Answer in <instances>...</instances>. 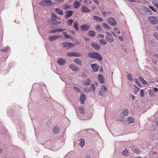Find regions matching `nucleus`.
<instances>
[{
	"label": "nucleus",
	"mask_w": 158,
	"mask_h": 158,
	"mask_svg": "<svg viewBox=\"0 0 158 158\" xmlns=\"http://www.w3.org/2000/svg\"><path fill=\"white\" fill-rule=\"evenodd\" d=\"M88 57L90 58L95 59L99 61H101L102 59V57L97 52L92 53L90 52L88 53Z\"/></svg>",
	"instance_id": "1"
},
{
	"label": "nucleus",
	"mask_w": 158,
	"mask_h": 158,
	"mask_svg": "<svg viewBox=\"0 0 158 158\" xmlns=\"http://www.w3.org/2000/svg\"><path fill=\"white\" fill-rule=\"evenodd\" d=\"M107 90V88L105 85H101V87L99 89V94L102 97H104L105 95V93Z\"/></svg>",
	"instance_id": "2"
},
{
	"label": "nucleus",
	"mask_w": 158,
	"mask_h": 158,
	"mask_svg": "<svg viewBox=\"0 0 158 158\" xmlns=\"http://www.w3.org/2000/svg\"><path fill=\"white\" fill-rule=\"evenodd\" d=\"M39 4L41 6H51L53 5L50 0H42L39 3Z\"/></svg>",
	"instance_id": "3"
},
{
	"label": "nucleus",
	"mask_w": 158,
	"mask_h": 158,
	"mask_svg": "<svg viewBox=\"0 0 158 158\" xmlns=\"http://www.w3.org/2000/svg\"><path fill=\"white\" fill-rule=\"evenodd\" d=\"M106 33L107 34V35L105 37L106 40L109 42H113L114 39L111 34L108 32H106Z\"/></svg>",
	"instance_id": "4"
},
{
	"label": "nucleus",
	"mask_w": 158,
	"mask_h": 158,
	"mask_svg": "<svg viewBox=\"0 0 158 158\" xmlns=\"http://www.w3.org/2000/svg\"><path fill=\"white\" fill-rule=\"evenodd\" d=\"M74 45V44L72 43H70L68 42H64L61 44V46L64 48L68 49L70 48L71 46Z\"/></svg>",
	"instance_id": "5"
},
{
	"label": "nucleus",
	"mask_w": 158,
	"mask_h": 158,
	"mask_svg": "<svg viewBox=\"0 0 158 158\" xmlns=\"http://www.w3.org/2000/svg\"><path fill=\"white\" fill-rule=\"evenodd\" d=\"M91 67L92 69V71L94 72H98L99 70V66L95 64H93L91 65Z\"/></svg>",
	"instance_id": "6"
},
{
	"label": "nucleus",
	"mask_w": 158,
	"mask_h": 158,
	"mask_svg": "<svg viewBox=\"0 0 158 158\" xmlns=\"http://www.w3.org/2000/svg\"><path fill=\"white\" fill-rule=\"evenodd\" d=\"M81 28L83 31H88L90 29V26L89 25L84 24L81 26Z\"/></svg>",
	"instance_id": "7"
},
{
	"label": "nucleus",
	"mask_w": 158,
	"mask_h": 158,
	"mask_svg": "<svg viewBox=\"0 0 158 158\" xmlns=\"http://www.w3.org/2000/svg\"><path fill=\"white\" fill-rule=\"evenodd\" d=\"M65 13L64 17L66 19H68L73 14V12L72 10H69L66 11Z\"/></svg>",
	"instance_id": "8"
},
{
	"label": "nucleus",
	"mask_w": 158,
	"mask_h": 158,
	"mask_svg": "<svg viewBox=\"0 0 158 158\" xmlns=\"http://www.w3.org/2000/svg\"><path fill=\"white\" fill-rule=\"evenodd\" d=\"M86 99L85 95L83 93L81 94L80 98V101L81 104H83L84 103Z\"/></svg>",
	"instance_id": "9"
},
{
	"label": "nucleus",
	"mask_w": 158,
	"mask_h": 158,
	"mask_svg": "<svg viewBox=\"0 0 158 158\" xmlns=\"http://www.w3.org/2000/svg\"><path fill=\"white\" fill-rule=\"evenodd\" d=\"M66 60L63 58L59 59L57 61V62L60 65H63L66 63Z\"/></svg>",
	"instance_id": "10"
},
{
	"label": "nucleus",
	"mask_w": 158,
	"mask_h": 158,
	"mask_svg": "<svg viewBox=\"0 0 158 158\" xmlns=\"http://www.w3.org/2000/svg\"><path fill=\"white\" fill-rule=\"evenodd\" d=\"M69 68L72 70L74 71H78L79 70V69L76 65L71 64L69 66Z\"/></svg>",
	"instance_id": "11"
},
{
	"label": "nucleus",
	"mask_w": 158,
	"mask_h": 158,
	"mask_svg": "<svg viewBox=\"0 0 158 158\" xmlns=\"http://www.w3.org/2000/svg\"><path fill=\"white\" fill-rule=\"evenodd\" d=\"M60 37V35H54L52 36L49 37H48V40L51 41H52L54 40H56L58 38Z\"/></svg>",
	"instance_id": "12"
},
{
	"label": "nucleus",
	"mask_w": 158,
	"mask_h": 158,
	"mask_svg": "<svg viewBox=\"0 0 158 158\" xmlns=\"http://www.w3.org/2000/svg\"><path fill=\"white\" fill-rule=\"evenodd\" d=\"M65 30V29H55L49 31V32L52 33L56 32L57 31L61 32Z\"/></svg>",
	"instance_id": "13"
},
{
	"label": "nucleus",
	"mask_w": 158,
	"mask_h": 158,
	"mask_svg": "<svg viewBox=\"0 0 158 158\" xmlns=\"http://www.w3.org/2000/svg\"><path fill=\"white\" fill-rule=\"evenodd\" d=\"M91 46L93 48L96 50H98L101 48L100 46L96 44H92Z\"/></svg>",
	"instance_id": "14"
},
{
	"label": "nucleus",
	"mask_w": 158,
	"mask_h": 158,
	"mask_svg": "<svg viewBox=\"0 0 158 158\" xmlns=\"http://www.w3.org/2000/svg\"><path fill=\"white\" fill-rule=\"evenodd\" d=\"M56 12L59 15H62L63 14V10L59 8H56L55 10Z\"/></svg>",
	"instance_id": "15"
},
{
	"label": "nucleus",
	"mask_w": 158,
	"mask_h": 158,
	"mask_svg": "<svg viewBox=\"0 0 158 158\" xmlns=\"http://www.w3.org/2000/svg\"><path fill=\"white\" fill-rule=\"evenodd\" d=\"M88 35L90 37H93L95 36V33L94 31L91 30L88 32Z\"/></svg>",
	"instance_id": "16"
},
{
	"label": "nucleus",
	"mask_w": 158,
	"mask_h": 158,
	"mask_svg": "<svg viewBox=\"0 0 158 158\" xmlns=\"http://www.w3.org/2000/svg\"><path fill=\"white\" fill-rule=\"evenodd\" d=\"M79 141L80 143H79V145H80L81 147H83L85 145V141L84 139H80Z\"/></svg>",
	"instance_id": "17"
},
{
	"label": "nucleus",
	"mask_w": 158,
	"mask_h": 158,
	"mask_svg": "<svg viewBox=\"0 0 158 158\" xmlns=\"http://www.w3.org/2000/svg\"><path fill=\"white\" fill-rule=\"evenodd\" d=\"M82 12H90V10L85 6H83L81 9Z\"/></svg>",
	"instance_id": "18"
},
{
	"label": "nucleus",
	"mask_w": 158,
	"mask_h": 158,
	"mask_svg": "<svg viewBox=\"0 0 158 158\" xmlns=\"http://www.w3.org/2000/svg\"><path fill=\"white\" fill-rule=\"evenodd\" d=\"M81 5L80 3L78 1H75L73 3V6L74 8L77 9Z\"/></svg>",
	"instance_id": "19"
},
{
	"label": "nucleus",
	"mask_w": 158,
	"mask_h": 158,
	"mask_svg": "<svg viewBox=\"0 0 158 158\" xmlns=\"http://www.w3.org/2000/svg\"><path fill=\"white\" fill-rule=\"evenodd\" d=\"M10 50V49L8 47L3 48L1 49V52H6L9 51Z\"/></svg>",
	"instance_id": "20"
},
{
	"label": "nucleus",
	"mask_w": 158,
	"mask_h": 158,
	"mask_svg": "<svg viewBox=\"0 0 158 158\" xmlns=\"http://www.w3.org/2000/svg\"><path fill=\"white\" fill-rule=\"evenodd\" d=\"M90 83V80L89 78L87 79L85 81H84V85L85 86H88Z\"/></svg>",
	"instance_id": "21"
},
{
	"label": "nucleus",
	"mask_w": 158,
	"mask_h": 158,
	"mask_svg": "<svg viewBox=\"0 0 158 158\" xmlns=\"http://www.w3.org/2000/svg\"><path fill=\"white\" fill-rule=\"evenodd\" d=\"M80 113L82 114H85L86 113L85 110L83 107H80L78 108Z\"/></svg>",
	"instance_id": "22"
},
{
	"label": "nucleus",
	"mask_w": 158,
	"mask_h": 158,
	"mask_svg": "<svg viewBox=\"0 0 158 158\" xmlns=\"http://www.w3.org/2000/svg\"><path fill=\"white\" fill-rule=\"evenodd\" d=\"M127 122L129 123H132L134 122V119L133 117H128L127 118Z\"/></svg>",
	"instance_id": "23"
},
{
	"label": "nucleus",
	"mask_w": 158,
	"mask_h": 158,
	"mask_svg": "<svg viewBox=\"0 0 158 158\" xmlns=\"http://www.w3.org/2000/svg\"><path fill=\"white\" fill-rule=\"evenodd\" d=\"M108 22L110 25L112 26H115L116 25L115 20H107Z\"/></svg>",
	"instance_id": "24"
},
{
	"label": "nucleus",
	"mask_w": 158,
	"mask_h": 158,
	"mask_svg": "<svg viewBox=\"0 0 158 158\" xmlns=\"http://www.w3.org/2000/svg\"><path fill=\"white\" fill-rule=\"evenodd\" d=\"M74 61L77 64L79 65H81V60L77 58L74 60Z\"/></svg>",
	"instance_id": "25"
},
{
	"label": "nucleus",
	"mask_w": 158,
	"mask_h": 158,
	"mask_svg": "<svg viewBox=\"0 0 158 158\" xmlns=\"http://www.w3.org/2000/svg\"><path fill=\"white\" fill-rule=\"evenodd\" d=\"M139 81L141 82L144 85H147V82L144 79L141 77H139Z\"/></svg>",
	"instance_id": "26"
},
{
	"label": "nucleus",
	"mask_w": 158,
	"mask_h": 158,
	"mask_svg": "<svg viewBox=\"0 0 158 158\" xmlns=\"http://www.w3.org/2000/svg\"><path fill=\"white\" fill-rule=\"evenodd\" d=\"M98 78L99 81L102 84H103L104 83V81L102 76L101 75H99L98 76Z\"/></svg>",
	"instance_id": "27"
},
{
	"label": "nucleus",
	"mask_w": 158,
	"mask_h": 158,
	"mask_svg": "<svg viewBox=\"0 0 158 158\" xmlns=\"http://www.w3.org/2000/svg\"><path fill=\"white\" fill-rule=\"evenodd\" d=\"M100 44L102 45H104L107 44L106 42L104 39H100L99 40Z\"/></svg>",
	"instance_id": "28"
},
{
	"label": "nucleus",
	"mask_w": 158,
	"mask_h": 158,
	"mask_svg": "<svg viewBox=\"0 0 158 158\" xmlns=\"http://www.w3.org/2000/svg\"><path fill=\"white\" fill-rule=\"evenodd\" d=\"M103 27L106 30H109L110 29L109 26L106 23H103L102 24Z\"/></svg>",
	"instance_id": "29"
},
{
	"label": "nucleus",
	"mask_w": 158,
	"mask_h": 158,
	"mask_svg": "<svg viewBox=\"0 0 158 158\" xmlns=\"http://www.w3.org/2000/svg\"><path fill=\"white\" fill-rule=\"evenodd\" d=\"M59 131L60 129L59 127L57 126H56L55 127H54L53 129V133L54 134H57L58 132Z\"/></svg>",
	"instance_id": "30"
},
{
	"label": "nucleus",
	"mask_w": 158,
	"mask_h": 158,
	"mask_svg": "<svg viewBox=\"0 0 158 158\" xmlns=\"http://www.w3.org/2000/svg\"><path fill=\"white\" fill-rule=\"evenodd\" d=\"M52 17V19L51 20H53V19H58L59 18L58 16L54 13H52L51 14Z\"/></svg>",
	"instance_id": "31"
},
{
	"label": "nucleus",
	"mask_w": 158,
	"mask_h": 158,
	"mask_svg": "<svg viewBox=\"0 0 158 158\" xmlns=\"http://www.w3.org/2000/svg\"><path fill=\"white\" fill-rule=\"evenodd\" d=\"M89 88H90V89H91L92 90V89L93 92H95V87L94 84H91Z\"/></svg>",
	"instance_id": "32"
},
{
	"label": "nucleus",
	"mask_w": 158,
	"mask_h": 158,
	"mask_svg": "<svg viewBox=\"0 0 158 158\" xmlns=\"http://www.w3.org/2000/svg\"><path fill=\"white\" fill-rule=\"evenodd\" d=\"M75 52H70L67 53L66 54L67 56H75Z\"/></svg>",
	"instance_id": "33"
},
{
	"label": "nucleus",
	"mask_w": 158,
	"mask_h": 158,
	"mask_svg": "<svg viewBox=\"0 0 158 158\" xmlns=\"http://www.w3.org/2000/svg\"><path fill=\"white\" fill-rule=\"evenodd\" d=\"M123 116H126L128 114V112L127 110H125L122 112Z\"/></svg>",
	"instance_id": "34"
},
{
	"label": "nucleus",
	"mask_w": 158,
	"mask_h": 158,
	"mask_svg": "<svg viewBox=\"0 0 158 158\" xmlns=\"http://www.w3.org/2000/svg\"><path fill=\"white\" fill-rule=\"evenodd\" d=\"M127 78L129 81H133V79L132 77V76L131 75L130 73H129L127 76Z\"/></svg>",
	"instance_id": "35"
},
{
	"label": "nucleus",
	"mask_w": 158,
	"mask_h": 158,
	"mask_svg": "<svg viewBox=\"0 0 158 158\" xmlns=\"http://www.w3.org/2000/svg\"><path fill=\"white\" fill-rule=\"evenodd\" d=\"M70 6L69 5L67 4L64 5L63 7V9L64 10H66L68 9H70Z\"/></svg>",
	"instance_id": "36"
},
{
	"label": "nucleus",
	"mask_w": 158,
	"mask_h": 158,
	"mask_svg": "<svg viewBox=\"0 0 158 158\" xmlns=\"http://www.w3.org/2000/svg\"><path fill=\"white\" fill-rule=\"evenodd\" d=\"M114 31L117 34H120V31H119V29L118 28H114Z\"/></svg>",
	"instance_id": "37"
},
{
	"label": "nucleus",
	"mask_w": 158,
	"mask_h": 158,
	"mask_svg": "<svg viewBox=\"0 0 158 158\" xmlns=\"http://www.w3.org/2000/svg\"><path fill=\"white\" fill-rule=\"evenodd\" d=\"M140 95L141 97H143L144 95V90L143 89H141L140 91Z\"/></svg>",
	"instance_id": "38"
},
{
	"label": "nucleus",
	"mask_w": 158,
	"mask_h": 158,
	"mask_svg": "<svg viewBox=\"0 0 158 158\" xmlns=\"http://www.w3.org/2000/svg\"><path fill=\"white\" fill-rule=\"evenodd\" d=\"M128 151L127 150L125 149L122 152L123 154L125 156H127L128 155Z\"/></svg>",
	"instance_id": "39"
},
{
	"label": "nucleus",
	"mask_w": 158,
	"mask_h": 158,
	"mask_svg": "<svg viewBox=\"0 0 158 158\" xmlns=\"http://www.w3.org/2000/svg\"><path fill=\"white\" fill-rule=\"evenodd\" d=\"M73 27L76 30L78 31V23H77V22H75L74 23Z\"/></svg>",
	"instance_id": "40"
},
{
	"label": "nucleus",
	"mask_w": 158,
	"mask_h": 158,
	"mask_svg": "<svg viewBox=\"0 0 158 158\" xmlns=\"http://www.w3.org/2000/svg\"><path fill=\"white\" fill-rule=\"evenodd\" d=\"M95 27L97 29V30L100 31L102 30L101 27L99 25H96L95 26Z\"/></svg>",
	"instance_id": "41"
},
{
	"label": "nucleus",
	"mask_w": 158,
	"mask_h": 158,
	"mask_svg": "<svg viewBox=\"0 0 158 158\" xmlns=\"http://www.w3.org/2000/svg\"><path fill=\"white\" fill-rule=\"evenodd\" d=\"M133 152H134L139 153H140V151L138 150V148H134L132 149Z\"/></svg>",
	"instance_id": "42"
},
{
	"label": "nucleus",
	"mask_w": 158,
	"mask_h": 158,
	"mask_svg": "<svg viewBox=\"0 0 158 158\" xmlns=\"http://www.w3.org/2000/svg\"><path fill=\"white\" fill-rule=\"evenodd\" d=\"M135 81L136 84L139 86H140L141 85V84L139 81L137 79H135Z\"/></svg>",
	"instance_id": "43"
},
{
	"label": "nucleus",
	"mask_w": 158,
	"mask_h": 158,
	"mask_svg": "<svg viewBox=\"0 0 158 158\" xmlns=\"http://www.w3.org/2000/svg\"><path fill=\"white\" fill-rule=\"evenodd\" d=\"M145 10H146L148 12V13L149 14V15H152V12L151 11V10L148 8H146V7L145 8Z\"/></svg>",
	"instance_id": "44"
},
{
	"label": "nucleus",
	"mask_w": 158,
	"mask_h": 158,
	"mask_svg": "<svg viewBox=\"0 0 158 158\" xmlns=\"http://www.w3.org/2000/svg\"><path fill=\"white\" fill-rule=\"evenodd\" d=\"M84 90L85 92H89L90 91H91L92 89H90L89 87H87L86 88H84Z\"/></svg>",
	"instance_id": "45"
},
{
	"label": "nucleus",
	"mask_w": 158,
	"mask_h": 158,
	"mask_svg": "<svg viewBox=\"0 0 158 158\" xmlns=\"http://www.w3.org/2000/svg\"><path fill=\"white\" fill-rule=\"evenodd\" d=\"M82 56L81 53L80 52L75 53V56L76 57H81Z\"/></svg>",
	"instance_id": "46"
},
{
	"label": "nucleus",
	"mask_w": 158,
	"mask_h": 158,
	"mask_svg": "<svg viewBox=\"0 0 158 158\" xmlns=\"http://www.w3.org/2000/svg\"><path fill=\"white\" fill-rule=\"evenodd\" d=\"M74 20H67V22L68 23V24L69 25H71L73 22Z\"/></svg>",
	"instance_id": "47"
},
{
	"label": "nucleus",
	"mask_w": 158,
	"mask_h": 158,
	"mask_svg": "<svg viewBox=\"0 0 158 158\" xmlns=\"http://www.w3.org/2000/svg\"><path fill=\"white\" fill-rule=\"evenodd\" d=\"M94 20H102V19L98 17L97 16H94Z\"/></svg>",
	"instance_id": "48"
},
{
	"label": "nucleus",
	"mask_w": 158,
	"mask_h": 158,
	"mask_svg": "<svg viewBox=\"0 0 158 158\" xmlns=\"http://www.w3.org/2000/svg\"><path fill=\"white\" fill-rule=\"evenodd\" d=\"M149 7L152 10L155 12H156V10L155 8L151 6H149Z\"/></svg>",
	"instance_id": "49"
},
{
	"label": "nucleus",
	"mask_w": 158,
	"mask_h": 158,
	"mask_svg": "<svg viewBox=\"0 0 158 158\" xmlns=\"http://www.w3.org/2000/svg\"><path fill=\"white\" fill-rule=\"evenodd\" d=\"M51 21H52V22H51V23H54L56 24H59L60 23V21H59L57 22V20H51Z\"/></svg>",
	"instance_id": "50"
},
{
	"label": "nucleus",
	"mask_w": 158,
	"mask_h": 158,
	"mask_svg": "<svg viewBox=\"0 0 158 158\" xmlns=\"http://www.w3.org/2000/svg\"><path fill=\"white\" fill-rule=\"evenodd\" d=\"M73 88L75 89L76 91L78 92H80V89L78 88H77L76 87H74Z\"/></svg>",
	"instance_id": "51"
},
{
	"label": "nucleus",
	"mask_w": 158,
	"mask_h": 158,
	"mask_svg": "<svg viewBox=\"0 0 158 158\" xmlns=\"http://www.w3.org/2000/svg\"><path fill=\"white\" fill-rule=\"evenodd\" d=\"M154 36L155 38L158 40V33H155L154 34Z\"/></svg>",
	"instance_id": "52"
},
{
	"label": "nucleus",
	"mask_w": 158,
	"mask_h": 158,
	"mask_svg": "<svg viewBox=\"0 0 158 158\" xmlns=\"http://www.w3.org/2000/svg\"><path fill=\"white\" fill-rule=\"evenodd\" d=\"M93 2L97 4V5H98L99 4V2L98 0H93Z\"/></svg>",
	"instance_id": "53"
},
{
	"label": "nucleus",
	"mask_w": 158,
	"mask_h": 158,
	"mask_svg": "<svg viewBox=\"0 0 158 158\" xmlns=\"http://www.w3.org/2000/svg\"><path fill=\"white\" fill-rule=\"evenodd\" d=\"M118 38H119V39L121 41H124V38L122 36H118Z\"/></svg>",
	"instance_id": "54"
},
{
	"label": "nucleus",
	"mask_w": 158,
	"mask_h": 158,
	"mask_svg": "<svg viewBox=\"0 0 158 158\" xmlns=\"http://www.w3.org/2000/svg\"><path fill=\"white\" fill-rule=\"evenodd\" d=\"M152 19H154L153 20H156V17H153V16L150 17L149 18L148 20H152Z\"/></svg>",
	"instance_id": "55"
},
{
	"label": "nucleus",
	"mask_w": 158,
	"mask_h": 158,
	"mask_svg": "<svg viewBox=\"0 0 158 158\" xmlns=\"http://www.w3.org/2000/svg\"><path fill=\"white\" fill-rule=\"evenodd\" d=\"M135 87H136L135 89V91L136 92L139 91L140 89L139 88L137 87L136 85H134Z\"/></svg>",
	"instance_id": "56"
},
{
	"label": "nucleus",
	"mask_w": 158,
	"mask_h": 158,
	"mask_svg": "<svg viewBox=\"0 0 158 158\" xmlns=\"http://www.w3.org/2000/svg\"><path fill=\"white\" fill-rule=\"evenodd\" d=\"M65 37L67 39H71L72 37L70 35H69L67 34L66 35H65Z\"/></svg>",
	"instance_id": "57"
},
{
	"label": "nucleus",
	"mask_w": 158,
	"mask_h": 158,
	"mask_svg": "<svg viewBox=\"0 0 158 158\" xmlns=\"http://www.w3.org/2000/svg\"><path fill=\"white\" fill-rule=\"evenodd\" d=\"M55 1L58 2V3H62L64 2L63 0H55Z\"/></svg>",
	"instance_id": "58"
},
{
	"label": "nucleus",
	"mask_w": 158,
	"mask_h": 158,
	"mask_svg": "<svg viewBox=\"0 0 158 158\" xmlns=\"http://www.w3.org/2000/svg\"><path fill=\"white\" fill-rule=\"evenodd\" d=\"M98 37L99 38H103L104 37V35L103 34H100L98 35Z\"/></svg>",
	"instance_id": "59"
},
{
	"label": "nucleus",
	"mask_w": 158,
	"mask_h": 158,
	"mask_svg": "<svg viewBox=\"0 0 158 158\" xmlns=\"http://www.w3.org/2000/svg\"><path fill=\"white\" fill-rule=\"evenodd\" d=\"M153 90L155 92H157L158 91V89L157 88L155 87L153 88Z\"/></svg>",
	"instance_id": "60"
},
{
	"label": "nucleus",
	"mask_w": 158,
	"mask_h": 158,
	"mask_svg": "<svg viewBox=\"0 0 158 158\" xmlns=\"http://www.w3.org/2000/svg\"><path fill=\"white\" fill-rule=\"evenodd\" d=\"M70 32L74 35L75 34V31H74L70 30Z\"/></svg>",
	"instance_id": "61"
},
{
	"label": "nucleus",
	"mask_w": 158,
	"mask_h": 158,
	"mask_svg": "<svg viewBox=\"0 0 158 158\" xmlns=\"http://www.w3.org/2000/svg\"><path fill=\"white\" fill-rule=\"evenodd\" d=\"M103 15L104 16H105L106 15V13L105 11H103L102 12Z\"/></svg>",
	"instance_id": "62"
},
{
	"label": "nucleus",
	"mask_w": 158,
	"mask_h": 158,
	"mask_svg": "<svg viewBox=\"0 0 158 158\" xmlns=\"http://www.w3.org/2000/svg\"><path fill=\"white\" fill-rule=\"evenodd\" d=\"M154 6L158 9V3H156L154 4Z\"/></svg>",
	"instance_id": "63"
},
{
	"label": "nucleus",
	"mask_w": 158,
	"mask_h": 158,
	"mask_svg": "<svg viewBox=\"0 0 158 158\" xmlns=\"http://www.w3.org/2000/svg\"><path fill=\"white\" fill-rule=\"evenodd\" d=\"M156 124L157 126H158V119L157 120L156 122Z\"/></svg>",
	"instance_id": "64"
}]
</instances>
